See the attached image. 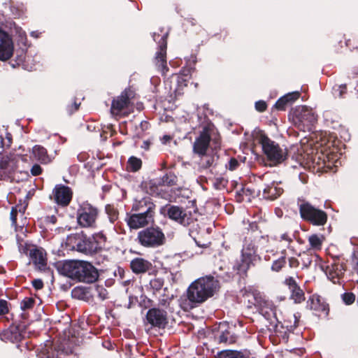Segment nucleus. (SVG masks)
Segmentation results:
<instances>
[{"label": "nucleus", "mask_w": 358, "mask_h": 358, "mask_svg": "<svg viewBox=\"0 0 358 358\" xmlns=\"http://www.w3.org/2000/svg\"><path fill=\"white\" fill-rule=\"evenodd\" d=\"M92 299L96 296L103 301L108 298V291L103 285H94L91 287Z\"/></svg>", "instance_id": "nucleus-41"}, {"label": "nucleus", "mask_w": 358, "mask_h": 358, "mask_svg": "<svg viewBox=\"0 0 358 358\" xmlns=\"http://www.w3.org/2000/svg\"><path fill=\"white\" fill-rule=\"evenodd\" d=\"M289 115L294 125L303 131H310L317 121V115L311 108L306 106L296 107L292 110Z\"/></svg>", "instance_id": "nucleus-4"}, {"label": "nucleus", "mask_w": 358, "mask_h": 358, "mask_svg": "<svg viewBox=\"0 0 358 358\" xmlns=\"http://www.w3.org/2000/svg\"><path fill=\"white\" fill-rule=\"evenodd\" d=\"M71 296L73 299L83 300L86 302L93 301L91 287H76L71 291Z\"/></svg>", "instance_id": "nucleus-29"}, {"label": "nucleus", "mask_w": 358, "mask_h": 358, "mask_svg": "<svg viewBox=\"0 0 358 358\" xmlns=\"http://www.w3.org/2000/svg\"><path fill=\"white\" fill-rule=\"evenodd\" d=\"M31 173L34 176H39L42 173L43 169L39 164H35L30 170Z\"/></svg>", "instance_id": "nucleus-63"}, {"label": "nucleus", "mask_w": 358, "mask_h": 358, "mask_svg": "<svg viewBox=\"0 0 358 358\" xmlns=\"http://www.w3.org/2000/svg\"><path fill=\"white\" fill-rule=\"evenodd\" d=\"M14 45L12 37L0 28V60L6 61L13 55Z\"/></svg>", "instance_id": "nucleus-19"}, {"label": "nucleus", "mask_w": 358, "mask_h": 358, "mask_svg": "<svg viewBox=\"0 0 358 358\" xmlns=\"http://www.w3.org/2000/svg\"><path fill=\"white\" fill-rule=\"evenodd\" d=\"M136 241L143 248H156L164 244L165 235L158 226H151L139 231Z\"/></svg>", "instance_id": "nucleus-6"}, {"label": "nucleus", "mask_w": 358, "mask_h": 358, "mask_svg": "<svg viewBox=\"0 0 358 358\" xmlns=\"http://www.w3.org/2000/svg\"><path fill=\"white\" fill-rule=\"evenodd\" d=\"M44 354L47 358H75L73 348L69 341L46 345Z\"/></svg>", "instance_id": "nucleus-11"}, {"label": "nucleus", "mask_w": 358, "mask_h": 358, "mask_svg": "<svg viewBox=\"0 0 358 358\" xmlns=\"http://www.w3.org/2000/svg\"><path fill=\"white\" fill-rule=\"evenodd\" d=\"M211 141V129L209 126H205L196 137L193 143V152L200 157L207 155Z\"/></svg>", "instance_id": "nucleus-13"}, {"label": "nucleus", "mask_w": 358, "mask_h": 358, "mask_svg": "<svg viewBox=\"0 0 358 358\" xmlns=\"http://www.w3.org/2000/svg\"><path fill=\"white\" fill-rule=\"evenodd\" d=\"M54 200L55 202L63 207L67 206L73 196L71 189L64 185H57L53 189Z\"/></svg>", "instance_id": "nucleus-20"}, {"label": "nucleus", "mask_w": 358, "mask_h": 358, "mask_svg": "<svg viewBox=\"0 0 358 358\" xmlns=\"http://www.w3.org/2000/svg\"><path fill=\"white\" fill-rule=\"evenodd\" d=\"M145 317L148 324L158 329H165L169 322L167 310L159 307L150 308Z\"/></svg>", "instance_id": "nucleus-14"}, {"label": "nucleus", "mask_w": 358, "mask_h": 358, "mask_svg": "<svg viewBox=\"0 0 358 358\" xmlns=\"http://www.w3.org/2000/svg\"><path fill=\"white\" fill-rule=\"evenodd\" d=\"M24 336L18 325L12 324L0 332V340L5 343H18Z\"/></svg>", "instance_id": "nucleus-22"}, {"label": "nucleus", "mask_w": 358, "mask_h": 358, "mask_svg": "<svg viewBox=\"0 0 358 358\" xmlns=\"http://www.w3.org/2000/svg\"><path fill=\"white\" fill-rule=\"evenodd\" d=\"M286 264L287 258L285 255H282L272 262L271 268L273 271L278 273L281 271L282 269L285 267Z\"/></svg>", "instance_id": "nucleus-43"}, {"label": "nucleus", "mask_w": 358, "mask_h": 358, "mask_svg": "<svg viewBox=\"0 0 358 358\" xmlns=\"http://www.w3.org/2000/svg\"><path fill=\"white\" fill-rule=\"evenodd\" d=\"M308 242L312 248L320 249L322 245V240L317 234H313L308 238Z\"/></svg>", "instance_id": "nucleus-48"}, {"label": "nucleus", "mask_w": 358, "mask_h": 358, "mask_svg": "<svg viewBox=\"0 0 358 358\" xmlns=\"http://www.w3.org/2000/svg\"><path fill=\"white\" fill-rule=\"evenodd\" d=\"M341 297L343 303L347 306L352 305L356 299L355 294L350 292H344L341 294Z\"/></svg>", "instance_id": "nucleus-50"}, {"label": "nucleus", "mask_w": 358, "mask_h": 358, "mask_svg": "<svg viewBox=\"0 0 358 358\" xmlns=\"http://www.w3.org/2000/svg\"><path fill=\"white\" fill-rule=\"evenodd\" d=\"M160 213L184 227H188L196 221L191 211H186L179 206L166 204L161 208Z\"/></svg>", "instance_id": "nucleus-10"}, {"label": "nucleus", "mask_w": 358, "mask_h": 358, "mask_svg": "<svg viewBox=\"0 0 358 358\" xmlns=\"http://www.w3.org/2000/svg\"><path fill=\"white\" fill-rule=\"evenodd\" d=\"M296 238L295 232L292 233L289 231H281L278 234L274 236V240L278 242H285L290 245Z\"/></svg>", "instance_id": "nucleus-39"}, {"label": "nucleus", "mask_w": 358, "mask_h": 358, "mask_svg": "<svg viewBox=\"0 0 358 358\" xmlns=\"http://www.w3.org/2000/svg\"><path fill=\"white\" fill-rule=\"evenodd\" d=\"M100 210L88 201L78 203L76 210L78 224L82 228L95 229L97 226Z\"/></svg>", "instance_id": "nucleus-5"}, {"label": "nucleus", "mask_w": 358, "mask_h": 358, "mask_svg": "<svg viewBox=\"0 0 358 358\" xmlns=\"http://www.w3.org/2000/svg\"><path fill=\"white\" fill-rule=\"evenodd\" d=\"M0 169L14 172L13 166H11V162L8 159H3L0 161Z\"/></svg>", "instance_id": "nucleus-58"}, {"label": "nucleus", "mask_w": 358, "mask_h": 358, "mask_svg": "<svg viewBox=\"0 0 358 358\" xmlns=\"http://www.w3.org/2000/svg\"><path fill=\"white\" fill-rule=\"evenodd\" d=\"M283 284L287 287L289 292V299L294 303L299 304L306 300L305 292L292 276L285 278Z\"/></svg>", "instance_id": "nucleus-15"}, {"label": "nucleus", "mask_w": 358, "mask_h": 358, "mask_svg": "<svg viewBox=\"0 0 358 358\" xmlns=\"http://www.w3.org/2000/svg\"><path fill=\"white\" fill-rule=\"evenodd\" d=\"M259 262L255 259H251L249 257H245L241 255V258L237 260L233 266V271L236 275L238 276V280L245 281L248 278V270L255 266L257 263Z\"/></svg>", "instance_id": "nucleus-16"}, {"label": "nucleus", "mask_w": 358, "mask_h": 358, "mask_svg": "<svg viewBox=\"0 0 358 358\" xmlns=\"http://www.w3.org/2000/svg\"><path fill=\"white\" fill-rule=\"evenodd\" d=\"M289 106L287 100L282 96L277 100L273 107L278 110H285Z\"/></svg>", "instance_id": "nucleus-51"}, {"label": "nucleus", "mask_w": 358, "mask_h": 358, "mask_svg": "<svg viewBox=\"0 0 358 358\" xmlns=\"http://www.w3.org/2000/svg\"><path fill=\"white\" fill-rule=\"evenodd\" d=\"M247 295H251L254 299V306L258 309L264 305L271 306V301L266 297V296L259 292L257 289L250 288L248 291H246Z\"/></svg>", "instance_id": "nucleus-30"}, {"label": "nucleus", "mask_w": 358, "mask_h": 358, "mask_svg": "<svg viewBox=\"0 0 358 358\" xmlns=\"http://www.w3.org/2000/svg\"><path fill=\"white\" fill-rule=\"evenodd\" d=\"M157 206L153 199L145 196L134 199L131 212L127 213L125 222L130 229H138L155 223Z\"/></svg>", "instance_id": "nucleus-1"}, {"label": "nucleus", "mask_w": 358, "mask_h": 358, "mask_svg": "<svg viewBox=\"0 0 358 358\" xmlns=\"http://www.w3.org/2000/svg\"><path fill=\"white\" fill-rule=\"evenodd\" d=\"M219 287V281L213 276L209 275L201 277L192 282L187 288V299L194 305L202 303L213 296Z\"/></svg>", "instance_id": "nucleus-3"}, {"label": "nucleus", "mask_w": 358, "mask_h": 358, "mask_svg": "<svg viewBox=\"0 0 358 358\" xmlns=\"http://www.w3.org/2000/svg\"><path fill=\"white\" fill-rule=\"evenodd\" d=\"M307 307L312 310L327 315L329 310V305L318 294H313L309 297L307 301Z\"/></svg>", "instance_id": "nucleus-26"}, {"label": "nucleus", "mask_w": 358, "mask_h": 358, "mask_svg": "<svg viewBox=\"0 0 358 358\" xmlns=\"http://www.w3.org/2000/svg\"><path fill=\"white\" fill-rule=\"evenodd\" d=\"M28 201L24 199V201L20 200L19 203H17L14 207L19 212L20 214L23 215L27 208Z\"/></svg>", "instance_id": "nucleus-56"}, {"label": "nucleus", "mask_w": 358, "mask_h": 358, "mask_svg": "<svg viewBox=\"0 0 358 358\" xmlns=\"http://www.w3.org/2000/svg\"><path fill=\"white\" fill-rule=\"evenodd\" d=\"M299 211L301 218L313 226L323 227L327 222V213L305 200L299 204Z\"/></svg>", "instance_id": "nucleus-8"}, {"label": "nucleus", "mask_w": 358, "mask_h": 358, "mask_svg": "<svg viewBox=\"0 0 358 358\" xmlns=\"http://www.w3.org/2000/svg\"><path fill=\"white\" fill-rule=\"evenodd\" d=\"M255 190L247 186H243L236 193V199L238 202H250L254 197Z\"/></svg>", "instance_id": "nucleus-36"}, {"label": "nucleus", "mask_w": 358, "mask_h": 358, "mask_svg": "<svg viewBox=\"0 0 358 358\" xmlns=\"http://www.w3.org/2000/svg\"><path fill=\"white\" fill-rule=\"evenodd\" d=\"M139 187L149 196H161L163 193L162 187L157 178L144 180L141 182Z\"/></svg>", "instance_id": "nucleus-23"}, {"label": "nucleus", "mask_w": 358, "mask_h": 358, "mask_svg": "<svg viewBox=\"0 0 358 358\" xmlns=\"http://www.w3.org/2000/svg\"><path fill=\"white\" fill-rule=\"evenodd\" d=\"M293 323L291 320H284L283 323L275 324L274 331L278 336L282 337L283 340H287L289 334L293 333L295 329L299 326L300 315H292Z\"/></svg>", "instance_id": "nucleus-18"}, {"label": "nucleus", "mask_w": 358, "mask_h": 358, "mask_svg": "<svg viewBox=\"0 0 358 358\" xmlns=\"http://www.w3.org/2000/svg\"><path fill=\"white\" fill-rule=\"evenodd\" d=\"M241 255L245 257L248 256L259 262H261L262 259L261 257L257 254V247L252 241L244 244Z\"/></svg>", "instance_id": "nucleus-35"}, {"label": "nucleus", "mask_w": 358, "mask_h": 358, "mask_svg": "<svg viewBox=\"0 0 358 358\" xmlns=\"http://www.w3.org/2000/svg\"><path fill=\"white\" fill-rule=\"evenodd\" d=\"M136 93L131 87L125 88L119 96L113 98L110 113L115 116H127L132 108L131 100L135 98Z\"/></svg>", "instance_id": "nucleus-9"}, {"label": "nucleus", "mask_w": 358, "mask_h": 358, "mask_svg": "<svg viewBox=\"0 0 358 358\" xmlns=\"http://www.w3.org/2000/svg\"><path fill=\"white\" fill-rule=\"evenodd\" d=\"M213 187L217 190H222L227 187L229 180L223 176L215 177L211 180Z\"/></svg>", "instance_id": "nucleus-42"}, {"label": "nucleus", "mask_w": 358, "mask_h": 358, "mask_svg": "<svg viewBox=\"0 0 358 358\" xmlns=\"http://www.w3.org/2000/svg\"><path fill=\"white\" fill-rule=\"evenodd\" d=\"M83 233L71 234L66 237V247L69 250L79 251Z\"/></svg>", "instance_id": "nucleus-34"}, {"label": "nucleus", "mask_w": 358, "mask_h": 358, "mask_svg": "<svg viewBox=\"0 0 358 358\" xmlns=\"http://www.w3.org/2000/svg\"><path fill=\"white\" fill-rule=\"evenodd\" d=\"M29 257L32 262L39 268H43L47 265L46 253L43 248L33 246L29 252Z\"/></svg>", "instance_id": "nucleus-27"}, {"label": "nucleus", "mask_w": 358, "mask_h": 358, "mask_svg": "<svg viewBox=\"0 0 358 358\" xmlns=\"http://www.w3.org/2000/svg\"><path fill=\"white\" fill-rule=\"evenodd\" d=\"M259 143L270 166H277L289 157V152L287 150H283L278 143L270 139L267 136L262 135Z\"/></svg>", "instance_id": "nucleus-7"}, {"label": "nucleus", "mask_w": 358, "mask_h": 358, "mask_svg": "<svg viewBox=\"0 0 358 358\" xmlns=\"http://www.w3.org/2000/svg\"><path fill=\"white\" fill-rule=\"evenodd\" d=\"M346 94L347 85L345 84L335 85L333 87V94L336 98L343 99L345 97Z\"/></svg>", "instance_id": "nucleus-46"}, {"label": "nucleus", "mask_w": 358, "mask_h": 358, "mask_svg": "<svg viewBox=\"0 0 358 358\" xmlns=\"http://www.w3.org/2000/svg\"><path fill=\"white\" fill-rule=\"evenodd\" d=\"M18 213L19 212L16 210V208L13 206L10 213V218L12 222V225L13 226L17 225V217Z\"/></svg>", "instance_id": "nucleus-62"}, {"label": "nucleus", "mask_w": 358, "mask_h": 358, "mask_svg": "<svg viewBox=\"0 0 358 358\" xmlns=\"http://www.w3.org/2000/svg\"><path fill=\"white\" fill-rule=\"evenodd\" d=\"M164 285V280L162 278H155L150 281V287L153 294L159 292Z\"/></svg>", "instance_id": "nucleus-44"}, {"label": "nucleus", "mask_w": 358, "mask_h": 358, "mask_svg": "<svg viewBox=\"0 0 358 358\" xmlns=\"http://www.w3.org/2000/svg\"><path fill=\"white\" fill-rule=\"evenodd\" d=\"M255 109L259 112L262 113L264 112L267 108V104L266 101L263 100H259L255 102Z\"/></svg>", "instance_id": "nucleus-60"}, {"label": "nucleus", "mask_w": 358, "mask_h": 358, "mask_svg": "<svg viewBox=\"0 0 358 358\" xmlns=\"http://www.w3.org/2000/svg\"><path fill=\"white\" fill-rule=\"evenodd\" d=\"M91 237L92 238H94L96 243L99 244L98 246H100V251H101L103 248L104 247L105 243L107 241L106 236L103 232L101 231L94 234Z\"/></svg>", "instance_id": "nucleus-49"}, {"label": "nucleus", "mask_w": 358, "mask_h": 358, "mask_svg": "<svg viewBox=\"0 0 358 358\" xmlns=\"http://www.w3.org/2000/svg\"><path fill=\"white\" fill-rule=\"evenodd\" d=\"M284 189L280 184L273 181L263 189V198L267 200H275L283 193Z\"/></svg>", "instance_id": "nucleus-28"}, {"label": "nucleus", "mask_w": 358, "mask_h": 358, "mask_svg": "<svg viewBox=\"0 0 358 358\" xmlns=\"http://www.w3.org/2000/svg\"><path fill=\"white\" fill-rule=\"evenodd\" d=\"M299 257L301 258V259L299 260L300 263H301L302 266H303L302 268H308L312 263V257L309 255L306 254V252H303V254H300Z\"/></svg>", "instance_id": "nucleus-55"}, {"label": "nucleus", "mask_w": 358, "mask_h": 358, "mask_svg": "<svg viewBox=\"0 0 358 358\" xmlns=\"http://www.w3.org/2000/svg\"><path fill=\"white\" fill-rule=\"evenodd\" d=\"M142 160L135 156H131L128 159L127 164V170L129 172H137L142 167Z\"/></svg>", "instance_id": "nucleus-40"}, {"label": "nucleus", "mask_w": 358, "mask_h": 358, "mask_svg": "<svg viewBox=\"0 0 358 358\" xmlns=\"http://www.w3.org/2000/svg\"><path fill=\"white\" fill-rule=\"evenodd\" d=\"M301 93L299 91L289 92L284 95L285 98L287 100L289 105H292L297 99H299Z\"/></svg>", "instance_id": "nucleus-54"}, {"label": "nucleus", "mask_w": 358, "mask_h": 358, "mask_svg": "<svg viewBox=\"0 0 358 358\" xmlns=\"http://www.w3.org/2000/svg\"><path fill=\"white\" fill-rule=\"evenodd\" d=\"M98 245L94 238L88 237L83 233L78 252L92 255L100 252V246Z\"/></svg>", "instance_id": "nucleus-24"}, {"label": "nucleus", "mask_w": 358, "mask_h": 358, "mask_svg": "<svg viewBox=\"0 0 358 358\" xmlns=\"http://www.w3.org/2000/svg\"><path fill=\"white\" fill-rule=\"evenodd\" d=\"M153 268L152 264L142 257H135L130 262V268L135 274L145 273Z\"/></svg>", "instance_id": "nucleus-25"}, {"label": "nucleus", "mask_w": 358, "mask_h": 358, "mask_svg": "<svg viewBox=\"0 0 358 358\" xmlns=\"http://www.w3.org/2000/svg\"><path fill=\"white\" fill-rule=\"evenodd\" d=\"M13 172L0 169V180H9L13 177Z\"/></svg>", "instance_id": "nucleus-57"}, {"label": "nucleus", "mask_w": 358, "mask_h": 358, "mask_svg": "<svg viewBox=\"0 0 358 358\" xmlns=\"http://www.w3.org/2000/svg\"><path fill=\"white\" fill-rule=\"evenodd\" d=\"M251 354L249 350H223L219 352L215 358H250Z\"/></svg>", "instance_id": "nucleus-31"}, {"label": "nucleus", "mask_w": 358, "mask_h": 358, "mask_svg": "<svg viewBox=\"0 0 358 358\" xmlns=\"http://www.w3.org/2000/svg\"><path fill=\"white\" fill-rule=\"evenodd\" d=\"M215 339L219 343L231 345L236 342L237 336L234 333L232 328L228 324L220 323Z\"/></svg>", "instance_id": "nucleus-21"}, {"label": "nucleus", "mask_w": 358, "mask_h": 358, "mask_svg": "<svg viewBox=\"0 0 358 358\" xmlns=\"http://www.w3.org/2000/svg\"><path fill=\"white\" fill-rule=\"evenodd\" d=\"M241 165L240 162L235 157H231L225 166L227 169L233 171L236 170Z\"/></svg>", "instance_id": "nucleus-53"}, {"label": "nucleus", "mask_w": 358, "mask_h": 358, "mask_svg": "<svg viewBox=\"0 0 358 358\" xmlns=\"http://www.w3.org/2000/svg\"><path fill=\"white\" fill-rule=\"evenodd\" d=\"M288 264L291 268H296L300 265V261L299 259L294 257L288 258Z\"/></svg>", "instance_id": "nucleus-61"}, {"label": "nucleus", "mask_w": 358, "mask_h": 358, "mask_svg": "<svg viewBox=\"0 0 358 358\" xmlns=\"http://www.w3.org/2000/svg\"><path fill=\"white\" fill-rule=\"evenodd\" d=\"M157 178L160 182L162 187H172L176 185L178 182L177 176L171 171H166L164 175Z\"/></svg>", "instance_id": "nucleus-38"}, {"label": "nucleus", "mask_w": 358, "mask_h": 358, "mask_svg": "<svg viewBox=\"0 0 358 358\" xmlns=\"http://www.w3.org/2000/svg\"><path fill=\"white\" fill-rule=\"evenodd\" d=\"M55 268L59 274L78 282L93 283L99 277L98 269L86 261H59L55 263Z\"/></svg>", "instance_id": "nucleus-2"}, {"label": "nucleus", "mask_w": 358, "mask_h": 358, "mask_svg": "<svg viewBox=\"0 0 358 358\" xmlns=\"http://www.w3.org/2000/svg\"><path fill=\"white\" fill-rule=\"evenodd\" d=\"M259 313L262 315L266 320L270 322L272 324H275V321H277L276 318V307L271 301V306L264 305L258 309Z\"/></svg>", "instance_id": "nucleus-33"}, {"label": "nucleus", "mask_w": 358, "mask_h": 358, "mask_svg": "<svg viewBox=\"0 0 358 358\" xmlns=\"http://www.w3.org/2000/svg\"><path fill=\"white\" fill-rule=\"evenodd\" d=\"M105 210L111 223H114L118 219L119 212L113 205L107 204Z\"/></svg>", "instance_id": "nucleus-45"}, {"label": "nucleus", "mask_w": 358, "mask_h": 358, "mask_svg": "<svg viewBox=\"0 0 358 358\" xmlns=\"http://www.w3.org/2000/svg\"><path fill=\"white\" fill-rule=\"evenodd\" d=\"M32 286L36 289V290H39V289H41L43 286H44V284H43V282L41 279H34L32 282Z\"/></svg>", "instance_id": "nucleus-64"}, {"label": "nucleus", "mask_w": 358, "mask_h": 358, "mask_svg": "<svg viewBox=\"0 0 358 358\" xmlns=\"http://www.w3.org/2000/svg\"><path fill=\"white\" fill-rule=\"evenodd\" d=\"M167 36V34L160 36L156 33H154L152 36L153 40L158 43V50L155 57V64L157 69L163 73L165 71H169L166 61Z\"/></svg>", "instance_id": "nucleus-12"}, {"label": "nucleus", "mask_w": 358, "mask_h": 358, "mask_svg": "<svg viewBox=\"0 0 358 358\" xmlns=\"http://www.w3.org/2000/svg\"><path fill=\"white\" fill-rule=\"evenodd\" d=\"M35 303L36 301L33 297H25L20 302V308L23 311L31 310L34 308Z\"/></svg>", "instance_id": "nucleus-47"}, {"label": "nucleus", "mask_w": 358, "mask_h": 358, "mask_svg": "<svg viewBox=\"0 0 358 358\" xmlns=\"http://www.w3.org/2000/svg\"><path fill=\"white\" fill-rule=\"evenodd\" d=\"M80 105V103H78L76 98H74L73 101L66 107V110L68 115H71L73 113L76 112L79 109Z\"/></svg>", "instance_id": "nucleus-52"}, {"label": "nucleus", "mask_w": 358, "mask_h": 358, "mask_svg": "<svg viewBox=\"0 0 358 358\" xmlns=\"http://www.w3.org/2000/svg\"><path fill=\"white\" fill-rule=\"evenodd\" d=\"M173 300V295L169 294L168 288L165 287L163 289V293L158 297V307L173 312V308L171 307Z\"/></svg>", "instance_id": "nucleus-32"}, {"label": "nucleus", "mask_w": 358, "mask_h": 358, "mask_svg": "<svg viewBox=\"0 0 358 358\" xmlns=\"http://www.w3.org/2000/svg\"><path fill=\"white\" fill-rule=\"evenodd\" d=\"M8 312V302L4 299H0V315H4Z\"/></svg>", "instance_id": "nucleus-59"}, {"label": "nucleus", "mask_w": 358, "mask_h": 358, "mask_svg": "<svg viewBox=\"0 0 358 358\" xmlns=\"http://www.w3.org/2000/svg\"><path fill=\"white\" fill-rule=\"evenodd\" d=\"M345 266L343 263H339V258L334 257L333 262L327 267L326 273L327 278L334 283L341 285Z\"/></svg>", "instance_id": "nucleus-17"}, {"label": "nucleus", "mask_w": 358, "mask_h": 358, "mask_svg": "<svg viewBox=\"0 0 358 358\" xmlns=\"http://www.w3.org/2000/svg\"><path fill=\"white\" fill-rule=\"evenodd\" d=\"M32 152L35 158L41 163L48 164L50 162V158L48 155V151L44 147L40 145H36L34 146Z\"/></svg>", "instance_id": "nucleus-37"}]
</instances>
